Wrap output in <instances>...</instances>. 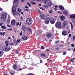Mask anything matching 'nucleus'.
<instances>
[{
    "label": "nucleus",
    "mask_w": 75,
    "mask_h": 75,
    "mask_svg": "<svg viewBox=\"0 0 75 75\" xmlns=\"http://www.w3.org/2000/svg\"><path fill=\"white\" fill-rule=\"evenodd\" d=\"M30 3L33 5H35V4H36V3L34 2L31 1Z\"/></svg>",
    "instance_id": "obj_24"
},
{
    "label": "nucleus",
    "mask_w": 75,
    "mask_h": 75,
    "mask_svg": "<svg viewBox=\"0 0 75 75\" xmlns=\"http://www.w3.org/2000/svg\"><path fill=\"white\" fill-rule=\"evenodd\" d=\"M44 2H45V4H47V2L48 1V0H43Z\"/></svg>",
    "instance_id": "obj_27"
},
{
    "label": "nucleus",
    "mask_w": 75,
    "mask_h": 75,
    "mask_svg": "<svg viewBox=\"0 0 75 75\" xmlns=\"http://www.w3.org/2000/svg\"><path fill=\"white\" fill-rule=\"evenodd\" d=\"M18 12H21V10L20 9L18 8Z\"/></svg>",
    "instance_id": "obj_35"
},
{
    "label": "nucleus",
    "mask_w": 75,
    "mask_h": 75,
    "mask_svg": "<svg viewBox=\"0 0 75 75\" xmlns=\"http://www.w3.org/2000/svg\"><path fill=\"white\" fill-rule=\"evenodd\" d=\"M62 34L63 35L65 36L67 35V31L65 30H64L63 31V32H62Z\"/></svg>",
    "instance_id": "obj_11"
},
{
    "label": "nucleus",
    "mask_w": 75,
    "mask_h": 75,
    "mask_svg": "<svg viewBox=\"0 0 75 75\" xmlns=\"http://www.w3.org/2000/svg\"><path fill=\"white\" fill-rule=\"evenodd\" d=\"M69 37H71V34H69Z\"/></svg>",
    "instance_id": "obj_57"
},
{
    "label": "nucleus",
    "mask_w": 75,
    "mask_h": 75,
    "mask_svg": "<svg viewBox=\"0 0 75 75\" xmlns=\"http://www.w3.org/2000/svg\"><path fill=\"white\" fill-rule=\"evenodd\" d=\"M63 13L65 16H67L68 14V12L67 11H63Z\"/></svg>",
    "instance_id": "obj_14"
},
{
    "label": "nucleus",
    "mask_w": 75,
    "mask_h": 75,
    "mask_svg": "<svg viewBox=\"0 0 75 75\" xmlns=\"http://www.w3.org/2000/svg\"><path fill=\"white\" fill-rule=\"evenodd\" d=\"M11 23L12 25H14L16 24V21L14 20H12L11 21Z\"/></svg>",
    "instance_id": "obj_13"
},
{
    "label": "nucleus",
    "mask_w": 75,
    "mask_h": 75,
    "mask_svg": "<svg viewBox=\"0 0 75 75\" xmlns=\"http://www.w3.org/2000/svg\"><path fill=\"white\" fill-rule=\"evenodd\" d=\"M22 29L23 31H24L25 32L26 31H27V27H26L25 26H23L22 27Z\"/></svg>",
    "instance_id": "obj_9"
},
{
    "label": "nucleus",
    "mask_w": 75,
    "mask_h": 75,
    "mask_svg": "<svg viewBox=\"0 0 75 75\" xmlns=\"http://www.w3.org/2000/svg\"><path fill=\"white\" fill-rule=\"evenodd\" d=\"M26 23L28 25H30L31 24L32 22H31V19H30L29 18L26 20Z\"/></svg>",
    "instance_id": "obj_5"
},
{
    "label": "nucleus",
    "mask_w": 75,
    "mask_h": 75,
    "mask_svg": "<svg viewBox=\"0 0 75 75\" xmlns=\"http://www.w3.org/2000/svg\"><path fill=\"white\" fill-rule=\"evenodd\" d=\"M51 20V18H49V17L47 18L45 21V23L46 24H48L50 21Z\"/></svg>",
    "instance_id": "obj_3"
},
{
    "label": "nucleus",
    "mask_w": 75,
    "mask_h": 75,
    "mask_svg": "<svg viewBox=\"0 0 75 75\" xmlns=\"http://www.w3.org/2000/svg\"><path fill=\"white\" fill-rule=\"evenodd\" d=\"M11 75H13L14 74V73H12V72H11Z\"/></svg>",
    "instance_id": "obj_58"
},
{
    "label": "nucleus",
    "mask_w": 75,
    "mask_h": 75,
    "mask_svg": "<svg viewBox=\"0 0 75 75\" xmlns=\"http://www.w3.org/2000/svg\"><path fill=\"white\" fill-rule=\"evenodd\" d=\"M15 52L16 54H18L19 51L18 50H16Z\"/></svg>",
    "instance_id": "obj_30"
},
{
    "label": "nucleus",
    "mask_w": 75,
    "mask_h": 75,
    "mask_svg": "<svg viewBox=\"0 0 75 75\" xmlns=\"http://www.w3.org/2000/svg\"><path fill=\"white\" fill-rule=\"evenodd\" d=\"M27 29L28 31H29L30 32H32V30L30 28H28Z\"/></svg>",
    "instance_id": "obj_22"
},
{
    "label": "nucleus",
    "mask_w": 75,
    "mask_h": 75,
    "mask_svg": "<svg viewBox=\"0 0 75 75\" xmlns=\"http://www.w3.org/2000/svg\"><path fill=\"white\" fill-rule=\"evenodd\" d=\"M14 42V45H18V42H16V40H15Z\"/></svg>",
    "instance_id": "obj_23"
},
{
    "label": "nucleus",
    "mask_w": 75,
    "mask_h": 75,
    "mask_svg": "<svg viewBox=\"0 0 75 75\" xmlns=\"http://www.w3.org/2000/svg\"><path fill=\"white\" fill-rule=\"evenodd\" d=\"M28 38V37H27L25 35L23 36L22 37V39L23 40V41H25V40H27Z\"/></svg>",
    "instance_id": "obj_7"
},
{
    "label": "nucleus",
    "mask_w": 75,
    "mask_h": 75,
    "mask_svg": "<svg viewBox=\"0 0 75 75\" xmlns=\"http://www.w3.org/2000/svg\"><path fill=\"white\" fill-rule=\"evenodd\" d=\"M8 31H9V30L11 31V30H13V29H12V28H10V29H8Z\"/></svg>",
    "instance_id": "obj_50"
},
{
    "label": "nucleus",
    "mask_w": 75,
    "mask_h": 75,
    "mask_svg": "<svg viewBox=\"0 0 75 75\" xmlns=\"http://www.w3.org/2000/svg\"><path fill=\"white\" fill-rule=\"evenodd\" d=\"M23 35V32L21 31L20 33V35Z\"/></svg>",
    "instance_id": "obj_52"
},
{
    "label": "nucleus",
    "mask_w": 75,
    "mask_h": 75,
    "mask_svg": "<svg viewBox=\"0 0 75 75\" xmlns=\"http://www.w3.org/2000/svg\"><path fill=\"white\" fill-rule=\"evenodd\" d=\"M20 39H18L17 40L16 42H20Z\"/></svg>",
    "instance_id": "obj_46"
},
{
    "label": "nucleus",
    "mask_w": 75,
    "mask_h": 75,
    "mask_svg": "<svg viewBox=\"0 0 75 75\" xmlns=\"http://www.w3.org/2000/svg\"><path fill=\"white\" fill-rule=\"evenodd\" d=\"M70 24L71 25V30H73V25H72V23L71 22H70Z\"/></svg>",
    "instance_id": "obj_26"
},
{
    "label": "nucleus",
    "mask_w": 75,
    "mask_h": 75,
    "mask_svg": "<svg viewBox=\"0 0 75 75\" xmlns=\"http://www.w3.org/2000/svg\"><path fill=\"white\" fill-rule=\"evenodd\" d=\"M6 46H8V44H6Z\"/></svg>",
    "instance_id": "obj_61"
},
{
    "label": "nucleus",
    "mask_w": 75,
    "mask_h": 75,
    "mask_svg": "<svg viewBox=\"0 0 75 75\" xmlns=\"http://www.w3.org/2000/svg\"><path fill=\"white\" fill-rule=\"evenodd\" d=\"M52 36V34L50 33H47L46 35V37H47V38H50Z\"/></svg>",
    "instance_id": "obj_10"
},
{
    "label": "nucleus",
    "mask_w": 75,
    "mask_h": 75,
    "mask_svg": "<svg viewBox=\"0 0 75 75\" xmlns=\"http://www.w3.org/2000/svg\"><path fill=\"white\" fill-rule=\"evenodd\" d=\"M3 24L2 22L0 23V26H1L2 25V24Z\"/></svg>",
    "instance_id": "obj_54"
},
{
    "label": "nucleus",
    "mask_w": 75,
    "mask_h": 75,
    "mask_svg": "<svg viewBox=\"0 0 75 75\" xmlns=\"http://www.w3.org/2000/svg\"><path fill=\"white\" fill-rule=\"evenodd\" d=\"M72 20L74 23H75V18H73L72 19Z\"/></svg>",
    "instance_id": "obj_40"
},
{
    "label": "nucleus",
    "mask_w": 75,
    "mask_h": 75,
    "mask_svg": "<svg viewBox=\"0 0 75 75\" xmlns=\"http://www.w3.org/2000/svg\"><path fill=\"white\" fill-rule=\"evenodd\" d=\"M70 18H75V14H73L71 15H70Z\"/></svg>",
    "instance_id": "obj_15"
},
{
    "label": "nucleus",
    "mask_w": 75,
    "mask_h": 75,
    "mask_svg": "<svg viewBox=\"0 0 75 75\" xmlns=\"http://www.w3.org/2000/svg\"><path fill=\"white\" fill-rule=\"evenodd\" d=\"M66 54L67 52H64L63 53V55H66Z\"/></svg>",
    "instance_id": "obj_39"
},
{
    "label": "nucleus",
    "mask_w": 75,
    "mask_h": 75,
    "mask_svg": "<svg viewBox=\"0 0 75 75\" xmlns=\"http://www.w3.org/2000/svg\"><path fill=\"white\" fill-rule=\"evenodd\" d=\"M21 19L22 20H23V16H21L20 17Z\"/></svg>",
    "instance_id": "obj_56"
},
{
    "label": "nucleus",
    "mask_w": 75,
    "mask_h": 75,
    "mask_svg": "<svg viewBox=\"0 0 75 75\" xmlns=\"http://www.w3.org/2000/svg\"><path fill=\"white\" fill-rule=\"evenodd\" d=\"M5 34H6V33H5V32H3L2 34V35L3 36H4V35H5Z\"/></svg>",
    "instance_id": "obj_41"
},
{
    "label": "nucleus",
    "mask_w": 75,
    "mask_h": 75,
    "mask_svg": "<svg viewBox=\"0 0 75 75\" xmlns=\"http://www.w3.org/2000/svg\"><path fill=\"white\" fill-rule=\"evenodd\" d=\"M2 52H1V51H0V57L1 56V54Z\"/></svg>",
    "instance_id": "obj_55"
},
{
    "label": "nucleus",
    "mask_w": 75,
    "mask_h": 75,
    "mask_svg": "<svg viewBox=\"0 0 75 75\" xmlns=\"http://www.w3.org/2000/svg\"><path fill=\"white\" fill-rule=\"evenodd\" d=\"M53 13V11L52 9H51L50 11H49V13Z\"/></svg>",
    "instance_id": "obj_33"
},
{
    "label": "nucleus",
    "mask_w": 75,
    "mask_h": 75,
    "mask_svg": "<svg viewBox=\"0 0 75 75\" xmlns=\"http://www.w3.org/2000/svg\"><path fill=\"white\" fill-rule=\"evenodd\" d=\"M25 8H29V7L27 6V5H26L25 6Z\"/></svg>",
    "instance_id": "obj_44"
},
{
    "label": "nucleus",
    "mask_w": 75,
    "mask_h": 75,
    "mask_svg": "<svg viewBox=\"0 0 75 75\" xmlns=\"http://www.w3.org/2000/svg\"><path fill=\"white\" fill-rule=\"evenodd\" d=\"M8 19H10V15H8Z\"/></svg>",
    "instance_id": "obj_49"
},
{
    "label": "nucleus",
    "mask_w": 75,
    "mask_h": 75,
    "mask_svg": "<svg viewBox=\"0 0 75 75\" xmlns=\"http://www.w3.org/2000/svg\"><path fill=\"white\" fill-rule=\"evenodd\" d=\"M52 3L51 2H48L47 3V6H52Z\"/></svg>",
    "instance_id": "obj_16"
},
{
    "label": "nucleus",
    "mask_w": 75,
    "mask_h": 75,
    "mask_svg": "<svg viewBox=\"0 0 75 75\" xmlns=\"http://www.w3.org/2000/svg\"><path fill=\"white\" fill-rule=\"evenodd\" d=\"M41 48L42 50H44V49H45V47H44L41 46Z\"/></svg>",
    "instance_id": "obj_38"
},
{
    "label": "nucleus",
    "mask_w": 75,
    "mask_h": 75,
    "mask_svg": "<svg viewBox=\"0 0 75 75\" xmlns=\"http://www.w3.org/2000/svg\"><path fill=\"white\" fill-rule=\"evenodd\" d=\"M41 6V4H39V6L40 7V6Z\"/></svg>",
    "instance_id": "obj_62"
},
{
    "label": "nucleus",
    "mask_w": 75,
    "mask_h": 75,
    "mask_svg": "<svg viewBox=\"0 0 75 75\" xmlns=\"http://www.w3.org/2000/svg\"><path fill=\"white\" fill-rule=\"evenodd\" d=\"M58 13H59V14H62V13L59 12V11H58Z\"/></svg>",
    "instance_id": "obj_59"
},
{
    "label": "nucleus",
    "mask_w": 75,
    "mask_h": 75,
    "mask_svg": "<svg viewBox=\"0 0 75 75\" xmlns=\"http://www.w3.org/2000/svg\"><path fill=\"white\" fill-rule=\"evenodd\" d=\"M7 21L8 23H10V19H8L7 20Z\"/></svg>",
    "instance_id": "obj_28"
},
{
    "label": "nucleus",
    "mask_w": 75,
    "mask_h": 75,
    "mask_svg": "<svg viewBox=\"0 0 75 75\" xmlns=\"http://www.w3.org/2000/svg\"><path fill=\"white\" fill-rule=\"evenodd\" d=\"M19 24H20V23H19V22H17L16 23L17 25H19Z\"/></svg>",
    "instance_id": "obj_51"
},
{
    "label": "nucleus",
    "mask_w": 75,
    "mask_h": 75,
    "mask_svg": "<svg viewBox=\"0 0 75 75\" xmlns=\"http://www.w3.org/2000/svg\"><path fill=\"white\" fill-rule=\"evenodd\" d=\"M59 42H60L59 41H56V42H55V44H58V43H59Z\"/></svg>",
    "instance_id": "obj_34"
},
{
    "label": "nucleus",
    "mask_w": 75,
    "mask_h": 75,
    "mask_svg": "<svg viewBox=\"0 0 75 75\" xmlns=\"http://www.w3.org/2000/svg\"><path fill=\"white\" fill-rule=\"evenodd\" d=\"M27 4L29 6V7H31V4L29 2H28Z\"/></svg>",
    "instance_id": "obj_37"
},
{
    "label": "nucleus",
    "mask_w": 75,
    "mask_h": 75,
    "mask_svg": "<svg viewBox=\"0 0 75 75\" xmlns=\"http://www.w3.org/2000/svg\"><path fill=\"white\" fill-rule=\"evenodd\" d=\"M38 33L39 34H41V33H42V31L39 30V31H38Z\"/></svg>",
    "instance_id": "obj_29"
},
{
    "label": "nucleus",
    "mask_w": 75,
    "mask_h": 75,
    "mask_svg": "<svg viewBox=\"0 0 75 75\" xmlns=\"http://www.w3.org/2000/svg\"><path fill=\"white\" fill-rule=\"evenodd\" d=\"M62 24L61 22H57L55 24V26L57 29H61Z\"/></svg>",
    "instance_id": "obj_1"
},
{
    "label": "nucleus",
    "mask_w": 75,
    "mask_h": 75,
    "mask_svg": "<svg viewBox=\"0 0 75 75\" xmlns=\"http://www.w3.org/2000/svg\"><path fill=\"white\" fill-rule=\"evenodd\" d=\"M12 11L13 14H14L15 16H16L17 12H16V7H13L12 9Z\"/></svg>",
    "instance_id": "obj_4"
},
{
    "label": "nucleus",
    "mask_w": 75,
    "mask_h": 75,
    "mask_svg": "<svg viewBox=\"0 0 75 75\" xmlns=\"http://www.w3.org/2000/svg\"><path fill=\"white\" fill-rule=\"evenodd\" d=\"M14 3H17V2H18V0H14Z\"/></svg>",
    "instance_id": "obj_32"
},
{
    "label": "nucleus",
    "mask_w": 75,
    "mask_h": 75,
    "mask_svg": "<svg viewBox=\"0 0 75 75\" xmlns=\"http://www.w3.org/2000/svg\"><path fill=\"white\" fill-rule=\"evenodd\" d=\"M59 17H60V19H61V20H62V21H64V20L65 19V16H64L63 15H62V16H60Z\"/></svg>",
    "instance_id": "obj_8"
},
{
    "label": "nucleus",
    "mask_w": 75,
    "mask_h": 75,
    "mask_svg": "<svg viewBox=\"0 0 75 75\" xmlns=\"http://www.w3.org/2000/svg\"><path fill=\"white\" fill-rule=\"evenodd\" d=\"M40 17L41 19H42V20H44L45 18V15H44L43 14H41Z\"/></svg>",
    "instance_id": "obj_12"
},
{
    "label": "nucleus",
    "mask_w": 75,
    "mask_h": 75,
    "mask_svg": "<svg viewBox=\"0 0 75 75\" xmlns=\"http://www.w3.org/2000/svg\"><path fill=\"white\" fill-rule=\"evenodd\" d=\"M1 28H3V29H6V27L4 25L2 26Z\"/></svg>",
    "instance_id": "obj_25"
},
{
    "label": "nucleus",
    "mask_w": 75,
    "mask_h": 75,
    "mask_svg": "<svg viewBox=\"0 0 75 75\" xmlns=\"http://www.w3.org/2000/svg\"><path fill=\"white\" fill-rule=\"evenodd\" d=\"M71 45L72 47L73 48H74V47H75V45H74V44H71Z\"/></svg>",
    "instance_id": "obj_36"
},
{
    "label": "nucleus",
    "mask_w": 75,
    "mask_h": 75,
    "mask_svg": "<svg viewBox=\"0 0 75 75\" xmlns=\"http://www.w3.org/2000/svg\"><path fill=\"white\" fill-rule=\"evenodd\" d=\"M7 26H8V27H9V28L11 27V26L10 25H8Z\"/></svg>",
    "instance_id": "obj_53"
},
{
    "label": "nucleus",
    "mask_w": 75,
    "mask_h": 75,
    "mask_svg": "<svg viewBox=\"0 0 75 75\" xmlns=\"http://www.w3.org/2000/svg\"><path fill=\"white\" fill-rule=\"evenodd\" d=\"M13 68L14 69H17V66L16 64H14L13 66Z\"/></svg>",
    "instance_id": "obj_20"
},
{
    "label": "nucleus",
    "mask_w": 75,
    "mask_h": 75,
    "mask_svg": "<svg viewBox=\"0 0 75 75\" xmlns=\"http://www.w3.org/2000/svg\"><path fill=\"white\" fill-rule=\"evenodd\" d=\"M5 44H8V41H5Z\"/></svg>",
    "instance_id": "obj_42"
},
{
    "label": "nucleus",
    "mask_w": 75,
    "mask_h": 75,
    "mask_svg": "<svg viewBox=\"0 0 75 75\" xmlns=\"http://www.w3.org/2000/svg\"><path fill=\"white\" fill-rule=\"evenodd\" d=\"M73 40H75V36H74L73 37Z\"/></svg>",
    "instance_id": "obj_60"
},
{
    "label": "nucleus",
    "mask_w": 75,
    "mask_h": 75,
    "mask_svg": "<svg viewBox=\"0 0 75 75\" xmlns=\"http://www.w3.org/2000/svg\"><path fill=\"white\" fill-rule=\"evenodd\" d=\"M70 61L71 62H73V63H74V60H73V59H71Z\"/></svg>",
    "instance_id": "obj_45"
},
{
    "label": "nucleus",
    "mask_w": 75,
    "mask_h": 75,
    "mask_svg": "<svg viewBox=\"0 0 75 75\" xmlns=\"http://www.w3.org/2000/svg\"><path fill=\"white\" fill-rule=\"evenodd\" d=\"M73 51L74 52H75V47H74V49Z\"/></svg>",
    "instance_id": "obj_63"
},
{
    "label": "nucleus",
    "mask_w": 75,
    "mask_h": 75,
    "mask_svg": "<svg viewBox=\"0 0 75 75\" xmlns=\"http://www.w3.org/2000/svg\"><path fill=\"white\" fill-rule=\"evenodd\" d=\"M3 9L2 8L0 7V11H3Z\"/></svg>",
    "instance_id": "obj_43"
},
{
    "label": "nucleus",
    "mask_w": 75,
    "mask_h": 75,
    "mask_svg": "<svg viewBox=\"0 0 75 75\" xmlns=\"http://www.w3.org/2000/svg\"><path fill=\"white\" fill-rule=\"evenodd\" d=\"M1 19L3 21H4L6 20V15H4V14H2L1 15Z\"/></svg>",
    "instance_id": "obj_6"
},
{
    "label": "nucleus",
    "mask_w": 75,
    "mask_h": 75,
    "mask_svg": "<svg viewBox=\"0 0 75 75\" xmlns=\"http://www.w3.org/2000/svg\"><path fill=\"white\" fill-rule=\"evenodd\" d=\"M50 23L51 24H54L55 23V21L54 19L50 21Z\"/></svg>",
    "instance_id": "obj_19"
},
{
    "label": "nucleus",
    "mask_w": 75,
    "mask_h": 75,
    "mask_svg": "<svg viewBox=\"0 0 75 75\" xmlns=\"http://www.w3.org/2000/svg\"><path fill=\"white\" fill-rule=\"evenodd\" d=\"M59 8L61 10H64V8L62 6H59Z\"/></svg>",
    "instance_id": "obj_18"
},
{
    "label": "nucleus",
    "mask_w": 75,
    "mask_h": 75,
    "mask_svg": "<svg viewBox=\"0 0 75 75\" xmlns=\"http://www.w3.org/2000/svg\"><path fill=\"white\" fill-rule=\"evenodd\" d=\"M25 10L26 11H28H28H29L28 9H25Z\"/></svg>",
    "instance_id": "obj_48"
},
{
    "label": "nucleus",
    "mask_w": 75,
    "mask_h": 75,
    "mask_svg": "<svg viewBox=\"0 0 75 75\" xmlns=\"http://www.w3.org/2000/svg\"><path fill=\"white\" fill-rule=\"evenodd\" d=\"M2 48L3 50H4V51H8L11 49V47L10 48L9 47L8 48L6 46H3Z\"/></svg>",
    "instance_id": "obj_2"
},
{
    "label": "nucleus",
    "mask_w": 75,
    "mask_h": 75,
    "mask_svg": "<svg viewBox=\"0 0 75 75\" xmlns=\"http://www.w3.org/2000/svg\"><path fill=\"white\" fill-rule=\"evenodd\" d=\"M40 62L41 64H42V63H43L42 60H40Z\"/></svg>",
    "instance_id": "obj_47"
},
{
    "label": "nucleus",
    "mask_w": 75,
    "mask_h": 75,
    "mask_svg": "<svg viewBox=\"0 0 75 75\" xmlns=\"http://www.w3.org/2000/svg\"><path fill=\"white\" fill-rule=\"evenodd\" d=\"M67 24V21H65L64 22L63 24V26L64 27H65V26H66Z\"/></svg>",
    "instance_id": "obj_17"
},
{
    "label": "nucleus",
    "mask_w": 75,
    "mask_h": 75,
    "mask_svg": "<svg viewBox=\"0 0 75 75\" xmlns=\"http://www.w3.org/2000/svg\"><path fill=\"white\" fill-rule=\"evenodd\" d=\"M0 35H2V32H0Z\"/></svg>",
    "instance_id": "obj_64"
},
{
    "label": "nucleus",
    "mask_w": 75,
    "mask_h": 75,
    "mask_svg": "<svg viewBox=\"0 0 75 75\" xmlns=\"http://www.w3.org/2000/svg\"><path fill=\"white\" fill-rule=\"evenodd\" d=\"M40 55L42 56V57H45V53H41L40 54Z\"/></svg>",
    "instance_id": "obj_21"
},
{
    "label": "nucleus",
    "mask_w": 75,
    "mask_h": 75,
    "mask_svg": "<svg viewBox=\"0 0 75 75\" xmlns=\"http://www.w3.org/2000/svg\"><path fill=\"white\" fill-rule=\"evenodd\" d=\"M43 6L44 7H45V8H47L48 7V6H47V5H43Z\"/></svg>",
    "instance_id": "obj_31"
}]
</instances>
